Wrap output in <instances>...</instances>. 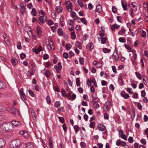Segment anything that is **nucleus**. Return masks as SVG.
Returning a JSON list of instances; mask_svg holds the SVG:
<instances>
[{"label":"nucleus","mask_w":148,"mask_h":148,"mask_svg":"<svg viewBox=\"0 0 148 148\" xmlns=\"http://www.w3.org/2000/svg\"><path fill=\"white\" fill-rule=\"evenodd\" d=\"M38 13L40 15H42V16H40L38 18V22L41 25H43L47 19V16L45 13L42 10H39Z\"/></svg>","instance_id":"nucleus-1"},{"label":"nucleus","mask_w":148,"mask_h":148,"mask_svg":"<svg viewBox=\"0 0 148 148\" xmlns=\"http://www.w3.org/2000/svg\"><path fill=\"white\" fill-rule=\"evenodd\" d=\"M0 128L2 130L10 132L13 129L12 124L9 122H3Z\"/></svg>","instance_id":"nucleus-2"},{"label":"nucleus","mask_w":148,"mask_h":148,"mask_svg":"<svg viewBox=\"0 0 148 148\" xmlns=\"http://www.w3.org/2000/svg\"><path fill=\"white\" fill-rule=\"evenodd\" d=\"M21 143L18 139H15L10 143V146L12 148H18L21 145Z\"/></svg>","instance_id":"nucleus-3"},{"label":"nucleus","mask_w":148,"mask_h":148,"mask_svg":"<svg viewBox=\"0 0 148 148\" xmlns=\"http://www.w3.org/2000/svg\"><path fill=\"white\" fill-rule=\"evenodd\" d=\"M9 110H10L11 113L13 114L16 116L19 115V113L18 110L15 108L12 107L9 108Z\"/></svg>","instance_id":"nucleus-4"},{"label":"nucleus","mask_w":148,"mask_h":148,"mask_svg":"<svg viewBox=\"0 0 148 148\" xmlns=\"http://www.w3.org/2000/svg\"><path fill=\"white\" fill-rule=\"evenodd\" d=\"M26 4L25 3H22L20 4L21 9L20 12L22 14L25 13Z\"/></svg>","instance_id":"nucleus-5"},{"label":"nucleus","mask_w":148,"mask_h":148,"mask_svg":"<svg viewBox=\"0 0 148 148\" xmlns=\"http://www.w3.org/2000/svg\"><path fill=\"white\" fill-rule=\"evenodd\" d=\"M66 4H68L66 6L67 10L69 12H71L72 11V3L70 1L66 2Z\"/></svg>","instance_id":"nucleus-6"},{"label":"nucleus","mask_w":148,"mask_h":148,"mask_svg":"<svg viewBox=\"0 0 148 148\" xmlns=\"http://www.w3.org/2000/svg\"><path fill=\"white\" fill-rule=\"evenodd\" d=\"M115 50L114 52L112 55V59L116 61H117L119 60V54L117 51L115 53Z\"/></svg>","instance_id":"nucleus-7"},{"label":"nucleus","mask_w":148,"mask_h":148,"mask_svg":"<svg viewBox=\"0 0 148 148\" xmlns=\"http://www.w3.org/2000/svg\"><path fill=\"white\" fill-rule=\"evenodd\" d=\"M106 109L107 110H109L112 104L111 100L110 99L108 100L106 102Z\"/></svg>","instance_id":"nucleus-8"},{"label":"nucleus","mask_w":148,"mask_h":148,"mask_svg":"<svg viewBox=\"0 0 148 148\" xmlns=\"http://www.w3.org/2000/svg\"><path fill=\"white\" fill-rule=\"evenodd\" d=\"M97 127L98 130L101 131H104L106 129V127L102 124H99Z\"/></svg>","instance_id":"nucleus-9"},{"label":"nucleus","mask_w":148,"mask_h":148,"mask_svg":"<svg viewBox=\"0 0 148 148\" xmlns=\"http://www.w3.org/2000/svg\"><path fill=\"white\" fill-rule=\"evenodd\" d=\"M121 96L125 99H128L129 97V95L128 93L126 94L125 92L123 91H121Z\"/></svg>","instance_id":"nucleus-10"},{"label":"nucleus","mask_w":148,"mask_h":148,"mask_svg":"<svg viewBox=\"0 0 148 148\" xmlns=\"http://www.w3.org/2000/svg\"><path fill=\"white\" fill-rule=\"evenodd\" d=\"M93 47V45L92 42H89L86 46L87 49L90 51L92 50Z\"/></svg>","instance_id":"nucleus-11"},{"label":"nucleus","mask_w":148,"mask_h":148,"mask_svg":"<svg viewBox=\"0 0 148 148\" xmlns=\"http://www.w3.org/2000/svg\"><path fill=\"white\" fill-rule=\"evenodd\" d=\"M12 125H14L15 126H18L21 125V123L20 121H12Z\"/></svg>","instance_id":"nucleus-12"},{"label":"nucleus","mask_w":148,"mask_h":148,"mask_svg":"<svg viewBox=\"0 0 148 148\" xmlns=\"http://www.w3.org/2000/svg\"><path fill=\"white\" fill-rule=\"evenodd\" d=\"M96 11L98 13H100L101 11V7L100 5L98 4L96 6Z\"/></svg>","instance_id":"nucleus-13"},{"label":"nucleus","mask_w":148,"mask_h":148,"mask_svg":"<svg viewBox=\"0 0 148 148\" xmlns=\"http://www.w3.org/2000/svg\"><path fill=\"white\" fill-rule=\"evenodd\" d=\"M11 61L13 66L16 65L17 64L18 61L15 58H12L11 60Z\"/></svg>","instance_id":"nucleus-14"},{"label":"nucleus","mask_w":148,"mask_h":148,"mask_svg":"<svg viewBox=\"0 0 148 148\" xmlns=\"http://www.w3.org/2000/svg\"><path fill=\"white\" fill-rule=\"evenodd\" d=\"M52 44H50V43H49V44H48L47 46V49L49 51H50L51 50H53L54 49V45L53 44V42H52Z\"/></svg>","instance_id":"nucleus-15"},{"label":"nucleus","mask_w":148,"mask_h":148,"mask_svg":"<svg viewBox=\"0 0 148 148\" xmlns=\"http://www.w3.org/2000/svg\"><path fill=\"white\" fill-rule=\"evenodd\" d=\"M76 14L74 11H72L71 12V16H72V18L74 20H77V19H79V18L77 16H76Z\"/></svg>","instance_id":"nucleus-16"},{"label":"nucleus","mask_w":148,"mask_h":148,"mask_svg":"<svg viewBox=\"0 0 148 148\" xmlns=\"http://www.w3.org/2000/svg\"><path fill=\"white\" fill-rule=\"evenodd\" d=\"M118 82L119 84H120V85H122L123 84V78L121 75L119 77L118 79Z\"/></svg>","instance_id":"nucleus-17"},{"label":"nucleus","mask_w":148,"mask_h":148,"mask_svg":"<svg viewBox=\"0 0 148 148\" xmlns=\"http://www.w3.org/2000/svg\"><path fill=\"white\" fill-rule=\"evenodd\" d=\"M125 30L124 29L123 27H122L121 28V29L118 32V34L119 35H122L123 34H124Z\"/></svg>","instance_id":"nucleus-18"},{"label":"nucleus","mask_w":148,"mask_h":148,"mask_svg":"<svg viewBox=\"0 0 148 148\" xmlns=\"http://www.w3.org/2000/svg\"><path fill=\"white\" fill-rule=\"evenodd\" d=\"M36 32L37 34L39 36H41L42 35V31L41 30L40 27L39 26H37L36 29Z\"/></svg>","instance_id":"nucleus-19"},{"label":"nucleus","mask_w":148,"mask_h":148,"mask_svg":"<svg viewBox=\"0 0 148 148\" xmlns=\"http://www.w3.org/2000/svg\"><path fill=\"white\" fill-rule=\"evenodd\" d=\"M3 36L5 42L8 44H10L9 39L8 36L5 35V36Z\"/></svg>","instance_id":"nucleus-20"},{"label":"nucleus","mask_w":148,"mask_h":148,"mask_svg":"<svg viewBox=\"0 0 148 148\" xmlns=\"http://www.w3.org/2000/svg\"><path fill=\"white\" fill-rule=\"evenodd\" d=\"M26 148H34L33 144L31 142L27 143L26 145Z\"/></svg>","instance_id":"nucleus-21"},{"label":"nucleus","mask_w":148,"mask_h":148,"mask_svg":"<svg viewBox=\"0 0 148 148\" xmlns=\"http://www.w3.org/2000/svg\"><path fill=\"white\" fill-rule=\"evenodd\" d=\"M5 141L2 138H0V147H3L5 145Z\"/></svg>","instance_id":"nucleus-22"},{"label":"nucleus","mask_w":148,"mask_h":148,"mask_svg":"<svg viewBox=\"0 0 148 148\" xmlns=\"http://www.w3.org/2000/svg\"><path fill=\"white\" fill-rule=\"evenodd\" d=\"M34 71L32 70L30 71H29L27 73V75L28 77H30L34 74Z\"/></svg>","instance_id":"nucleus-23"},{"label":"nucleus","mask_w":148,"mask_h":148,"mask_svg":"<svg viewBox=\"0 0 148 148\" xmlns=\"http://www.w3.org/2000/svg\"><path fill=\"white\" fill-rule=\"evenodd\" d=\"M6 86V84L3 82L0 81V88H4Z\"/></svg>","instance_id":"nucleus-24"},{"label":"nucleus","mask_w":148,"mask_h":148,"mask_svg":"<svg viewBox=\"0 0 148 148\" xmlns=\"http://www.w3.org/2000/svg\"><path fill=\"white\" fill-rule=\"evenodd\" d=\"M74 128L76 134H77L79 131L80 128L77 125H75L73 126Z\"/></svg>","instance_id":"nucleus-25"},{"label":"nucleus","mask_w":148,"mask_h":148,"mask_svg":"<svg viewBox=\"0 0 148 148\" xmlns=\"http://www.w3.org/2000/svg\"><path fill=\"white\" fill-rule=\"evenodd\" d=\"M61 8V7H57L55 9L56 12L58 13H60L62 11Z\"/></svg>","instance_id":"nucleus-26"},{"label":"nucleus","mask_w":148,"mask_h":148,"mask_svg":"<svg viewBox=\"0 0 148 148\" xmlns=\"http://www.w3.org/2000/svg\"><path fill=\"white\" fill-rule=\"evenodd\" d=\"M71 38L72 39H75L76 38L75 34L74 31L71 32Z\"/></svg>","instance_id":"nucleus-27"},{"label":"nucleus","mask_w":148,"mask_h":148,"mask_svg":"<svg viewBox=\"0 0 148 148\" xmlns=\"http://www.w3.org/2000/svg\"><path fill=\"white\" fill-rule=\"evenodd\" d=\"M103 51L105 53H109L111 51V50L110 49H108L106 48H103Z\"/></svg>","instance_id":"nucleus-28"},{"label":"nucleus","mask_w":148,"mask_h":148,"mask_svg":"<svg viewBox=\"0 0 148 148\" xmlns=\"http://www.w3.org/2000/svg\"><path fill=\"white\" fill-rule=\"evenodd\" d=\"M6 110L5 108L2 105H0V113L4 112Z\"/></svg>","instance_id":"nucleus-29"},{"label":"nucleus","mask_w":148,"mask_h":148,"mask_svg":"<svg viewBox=\"0 0 148 148\" xmlns=\"http://www.w3.org/2000/svg\"><path fill=\"white\" fill-rule=\"evenodd\" d=\"M107 38L106 37H103L101 38V43L102 44H104L106 43Z\"/></svg>","instance_id":"nucleus-30"},{"label":"nucleus","mask_w":148,"mask_h":148,"mask_svg":"<svg viewBox=\"0 0 148 148\" xmlns=\"http://www.w3.org/2000/svg\"><path fill=\"white\" fill-rule=\"evenodd\" d=\"M95 122L94 121L91 122L89 124V127L92 128H94L95 126Z\"/></svg>","instance_id":"nucleus-31"},{"label":"nucleus","mask_w":148,"mask_h":148,"mask_svg":"<svg viewBox=\"0 0 148 148\" xmlns=\"http://www.w3.org/2000/svg\"><path fill=\"white\" fill-rule=\"evenodd\" d=\"M58 33L59 36H61L63 34L62 29L61 28L58 29Z\"/></svg>","instance_id":"nucleus-32"},{"label":"nucleus","mask_w":148,"mask_h":148,"mask_svg":"<svg viewBox=\"0 0 148 148\" xmlns=\"http://www.w3.org/2000/svg\"><path fill=\"white\" fill-rule=\"evenodd\" d=\"M79 19L85 25L87 24V22L85 18H79Z\"/></svg>","instance_id":"nucleus-33"},{"label":"nucleus","mask_w":148,"mask_h":148,"mask_svg":"<svg viewBox=\"0 0 148 148\" xmlns=\"http://www.w3.org/2000/svg\"><path fill=\"white\" fill-rule=\"evenodd\" d=\"M17 47L18 49H22V46L20 42L18 41L17 43Z\"/></svg>","instance_id":"nucleus-34"},{"label":"nucleus","mask_w":148,"mask_h":148,"mask_svg":"<svg viewBox=\"0 0 148 148\" xmlns=\"http://www.w3.org/2000/svg\"><path fill=\"white\" fill-rule=\"evenodd\" d=\"M61 92L62 95L64 97H66L67 94H66L65 90L64 89H62Z\"/></svg>","instance_id":"nucleus-35"},{"label":"nucleus","mask_w":148,"mask_h":148,"mask_svg":"<svg viewBox=\"0 0 148 148\" xmlns=\"http://www.w3.org/2000/svg\"><path fill=\"white\" fill-rule=\"evenodd\" d=\"M21 97V99L22 100L24 101H25V99L26 98V96L25 93H23L22 94H20Z\"/></svg>","instance_id":"nucleus-36"},{"label":"nucleus","mask_w":148,"mask_h":148,"mask_svg":"<svg viewBox=\"0 0 148 148\" xmlns=\"http://www.w3.org/2000/svg\"><path fill=\"white\" fill-rule=\"evenodd\" d=\"M66 50H69L72 47V45L70 43H68L66 44Z\"/></svg>","instance_id":"nucleus-37"},{"label":"nucleus","mask_w":148,"mask_h":148,"mask_svg":"<svg viewBox=\"0 0 148 148\" xmlns=\"http://www.w3.org/2000/svg\"><path fill=\"white\" fill-rule=\"evenodd\" d=\"M119 41L120 42L124 43L126 42V40L124 38L120 37L119 38Z\"/></svg>","instance_id":"nucleus-38"},{"label":"nucleus","mask_w":148,"mask_h":148,"mask_svg":"<svg viewBox=\"0 0 148 148\" xmlns=\"http://www.w3.org/2000/svg\"><path fill=\"white\" fill-rule=\"evenodd\" d=\"M23 137L25 139H27L29 137L28 133L26 131H25Z\"/></svg>","instance_id":"nucleus-39"},{"label":"nucleus","mask_w":148,"mask_h":148,"mask_svg":"<svg viewBox=\"0 0 148 148\" xmlns=\"http://www.w3.org/2000/svg\"><path fill=\"white\" fill-rule=\"evenodd\" d=\"M80 146L81 148H86V144L83 142L80 143Z\"/></svg>","instance_id":"nucleus-40"},{"label":"nucleus","mask_w":148,"mask_h":148,"mask_svg":"<svg viewBox=\"0 0 148 148\" xmlns=\"http://www.w3.org/2000/svg\"><path fill=\"white\" fill-rule=\"evenodd\" d=\"M135 74L138 79H142L141 75L139 72H135Z\"/></svg>","instance_id":"nucleus-41"},{"label":"nucleus","mask_w":148,"mask_h":148,"mask_svg":"<svg viewBox=\"0 0 148 148\" xmlns=\"http://www.w3.org/2000/svg\"><path fill=\"white\" fill-rule=\"evenodd\" d=\"M47 22V23L48 25L49 26L53 25L54 23L53 21L49 20H48L47 21H46L45 22Z\"/></svg>","instance_id":"nucleus-42"},{"label":"nucleus","mask_w":148,"mask_h":148,"mask_svg":"<svg viewBox=\"0 0 148 148\" xmlns=\"http://www.w3.org/2000/svg\"><path fill=\"white\" fill-rule=\"evenodd\" d=\"M79 63L81 65H83L84 64V59L83 58H80L79 59Z\"/></svg>","instance_id":"nucleus-43"},{"label":"nucleus","mask_w":148,"mask_h":148,"mask_svg":"<svg viewBox=\"0 0 148 148\" xmlns=\"http://www.w3.org/2000/svg\"><path fill=\"white\" fill-rule=\"evenodd\" d=\"M31 13L32 15L34 16H35L36 15V12L35 8H33L32 9Z\"/></svg>","instance_id":"nucleus-44"},{"label":"nucleus","mask_w":148,"mask_h":148,"mask_svg":"<svg viewBox=\"0 0 148 148\" xmlns=\"http://www.w3.org/2000/svg\"><path fill=\"white\" fill-rule=\"evenodd\" d=\"M112 28H113V29H114V28L118 29L120 27V26L116 23L112 25Z\"/></svg>","instance_id":"nucleus-45"},{"label":"nucleus","mask_w":148,"mask_h":148,"mask_svg":"<svg viewBox=\"0 0 148 148\" xmlns=\"http://www.w3.org/2000/svg\"><path fill=\"white\" fill-rule=\"evenodd\" d=\"M76 83L77 86H80V81L79 78H76Z\"/></svg>","instance_id":"nucleus-46"},{"label":"nucleus","mask_w":148,"mask_h":148,"mask_svg":"<svg viewBox=\"0 0 148 148\" xmlns=\"http://www.w3.org/2000/svg\"><path fill=\"white\" fill-rule=\"evenodd\" d=\"M26 56V54L23 53H22L20 54V58L21 60H23L25 58Z\"/></svg>","instance_id":"nucleus-47"},{"label":"nucleus","mask_w":148,"mask_h":148,"mask_svg":"<svg viewBox=\"0 0 148 148\" xmlns=\"http://www.w3.org/2000/svg\"><path fill=\"white\" fill-rule=\"evenodd\" d=\"M55 106L56 108L59 107L60 105V103L59 101H56L55 103Z\"/></svg>","instance_id":"nucleus-48"},{"label":"nucleus","mask_w":148,"mask_h":148,"mask_svg":"<svg viewBox=\"0 0 148 148\" xmlns=\"http://www.w3.org/2000/svg\"><path fill=\"white\" fill-rule=\"evenodd\" d=\"M29 92L30 95L32 97H34V93L33 91L30 90L29 89L28 90Z\"/></svg>","instance_id":"nucleus-49"},{"label":"nucleus","mask_w":148,"mask_h":148,"mask_svg":"<svg viewBox=\"0 0 148 148\" xmlns=\"http://www.w3.org/2000/svg\"><path fill=\"white\" fill-rule=\"evenodd\" d=\"M93 101H94V102H99L100 100L99 98L97 97H94L93 99H92Z\"/></svg>","instance_id":"nucleus-50"},{"label":"nucleus","mask_w":148,"mask_h":148,"mask_svg":"<svg viewBox=\"0 0 148 148\" xmlns=\"http://www.w3.org/2000/svg\"><path fill=\"white\" fill-rule=\"evenodd\" d=\"M77 2L81 8L83 7V3L82 2L81 0H78L77 1Z\"/></svg>","instance_id":"nucleus-51"},{"label":"nucleus","mask_w":148,"mask_h":148,"mask_svg":"<svg viewBox=\"0 0 148 148\" xmlns=\"http://www.w3.org/2000/svg\"><path fill=\"white\" fill-rule=\"evenodd\" d=\"M137 106L138 109L140 110H142V106L140 103H138L137 104Z\"/></svg>","instance_id":"nucleus-52"},{"label":"nucleus","mask_w":148,"mask_h":148,"mask_svg":"<svg viewBox=\"0 0 148 148\" xmlns=\"http://www.w3.org/2000/svg\"><path fill=\"white\" fill-rule=\"evenodd\" d=\"M127 90L130 94H132L133 93V92L132 91V90L131 88H127Z\"/></svg>","instance_id":"nucleus-53"},{"label":"nucleus","mask_w":148,"mask_h":148,"mask_svg":"<svg viewBox=\"0 0 148 148\" xmlns=\"http://www.w3.org/2000/svg\"><path fill=\"white\" fill-rule=\"evenodd\" d=\"M59 120V121L61 123H64V119L63 117L59 116L58 117Z\"/></svg>","instance_id":"nucleus-54"},{"label":"nucleus","mask_w":148,"mask_h":148,"mask_svg":"<svg viewBox=\"0 0 148 148\" xmlns=\"http://www.w3.org/2000/svg\"><path fill=\"white\" fill-rule=\"evenodd\" d=\"M94 108L95 109H97L99 107V104L97 103V102H94Z\"/></svg>","instance_id":"nucleus-55"},{"label":"nucleus","mask_w":148,"mask_h":148,"mask_svg":"<svg viewBox=\"0 0 148 148\" xmlns=\"http://www.w3.org/2000/svg\"><path fill=\"white\" fill-rule=\"evenodd\" d=\"M112 10L114 13H116L117 10L116 7L115 6H113L112 7Z\"/></svg>","instance_id":"nucleus-56"},{"label":"nucleus","mask_w":148,"mask_h":148,"mask_svg":"<svg viewBox=\"0 0 148 148\" xmlns=\"http://www.w3.org/2000/svg\"><path fill=\"white\" fill-rule=\"evenodd\" d=\"M32 115L34 119H36V114L34 111L32 112Z\"/></svg>","instance_id":"nucleus-57"},{"label":"nucleus","mask_w":148,"mask_h":148,"mask_svg":"<svg viewBox=\"0 0 148 148\" xmlns=\"http://www.w3.org/2000/svg\"><path fill=\"white\" fill-rule=\"evenodd\" d=\"M46 100L48 103L50 104L51 103V101L50 100V97L47 96L46 97Z\"/></svg>","instance_id":"nucleus-58"},{"label":"nucleus","mask_w":148,"mask_h":148,"mask_svg":"<svg viewBox=\"0 0 148 148\" xmlns=\"http://www.w3.org/2000/svg\"><path fill=\"white\" fill-rule=\"evenodd\" d=\"M63 57L65 59L69 57L68 53L66 52L64 53L63 54Z\"/></svg>","instance_id":"nucleus-59"},{"label":"nucleus","mask_w":148,"mask_h":148,"mask_svg":"<svg viewBox=\"0 0 148 148\" xmlns=\"http://www.w3.org/2000/svg\"><path fill=\"white\" fill-rule=\"evenodd\" d=\"M53 88L54 90L57 92H60V91L59 90V88L57 86H55L53 87Z\"/></svg>","instance_id":"nucleus-60"},{"label":"nucleus","mask_w":148,"mask_h":148,"mask_svg":"<svg viewBox=\"0 0 148 148\" xmlns=\"http://www.w3.org/2000/svg\"><path fill=\"white\" fill-rule=\"evenodd\" d=\"M117 21L120 23H121V21L122 20V18L120 16H118L117 17Z\"/></svg>","instance_id":"nucleus-61"},{"label":"nucleus","mask_w":148,"mask_h":148,"mask_svg":"<svg viewBox=\"0 0 148 148\" xmlns=\"http://www.w3.org/2000/svg\"><path fill=\"white\" fill-rule=\"evenodd\" d=\"M136 4V3L134 2L132 3V5L133 8H134V10L135 11H136L137 8V6L135 5V4Z\"/></svg>","instance_id":"nucleus-62"},{"label":"nucleus","mask_w":148,"mask_h":148,"mask_svg":"<svg viewBox=\"0 0 148 148\" xmlns=\"http://www.w3.org/2000/svg\"><path fill=\"white\" fill-rule=\"evenodd\" d=\"M140 142L144 145H146V141L145 139L144 138H142L140 140Z\"/></svg>","instance_id":"nucleus-63"},{"label":"nucleus","mask_w":148,"mask_h":148,"mask_svg":"<svg viewBox=\"0 0 148 148\" xmlns=\"http://www.w3.org/2000/svg\"><path fill=\"white\" fill-rule=\"evenodd\" d=\"M128 140L130 143H132L133 141V138L131 136H130L128 138Z\"/></svg>","instance_id":"nucleus-64"}]
</instances>
